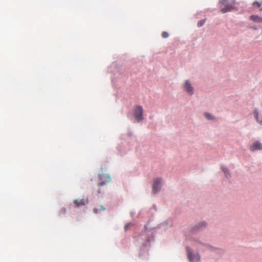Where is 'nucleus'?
<instances>
[{"label":"nucleus","instance_id":"1","mask_svg":"<svg viewBox=\"0 0 262 262\" xmlns=\"http://www.w3.org/2000/svg\"><path fill=\"white\" fill-rule=\"evenodd\" d=\"M220 3L225 7L221 8L222 13H226L231 11L234 8V3L230 0H220Z\"/></svg>","mask_w":262,"mask_h":262},{"label":"nucleus","instance_id":"2","mask_svg":"<svg viewBox=\"0 0 262 262\" xmlns=\"http://www.w3.org/2000/svg\"><path fill=\"white\" fill-rule=\"evenodd\" d=\"M143 108L141 106H137L134 110V116L137 121H140L143 119Z\"/></svg>","mask_w":262,"mask_h":262},{"label":"nucleus","instance_id":"3","mask_svg":"<svg viewBox=\"0 0 262 262\" xmlns=\"http://www.w3.org/2000/svg\"><path fill=\"white\" fill-rule=\"evenodd\" d=\"M100 182L98 184L99 186H102L108 183L111 181L110 176L105 174H99L98 176Z\"/></svg>","mask_w":262,"mask_h":262},{"label":"nucleus","instance_id":"4","mask_svg":"<svg viewBox=\"0 0 262 262\" xmlns=\"http://www.w3.org/2000/svg\"><path fill=\"white\" fill-rule=\"evenodd\" d=\"M188 257L190 261H197L200 260V255L198 254H193L191 250L187 248Z\"/></svg>","mask_w":262,"mask_h":262},{"label":"nucleus","instance_id":"5","mask_svg":"<svg viewBox=\"0 0 262 262\" xmlns=\"http://www.w3.org/2000/svg\"><path fill=\"white\" fill-rule=\"evenodd\" d=\"M89 203V200L87 198H82L80 200H75L74 201V204L76 207H80L84 206Z\"/></svg>","mask_w":262,"mask_h":262},{"label":"nucleus","instance_id":"6","mask_svg":"<svg viewBox=\"0 0 262 262\" xmlns=\"http://www.w3.org/2000/svg\"><path fill=\"white\" fill-rule=\"evenodd\" d=\"M161 179L160 178H156L154 181L152 186L153 190L155 192L159 190L161 187Z\"/></svg>","mask_w":262,"mask_h":262},{"label":"nucleus","instance_id":"7","mask_svg":"<svg viewBox=\"0 0 262 262\" xmlns=\"http://www.w3.org/2000/svg\"><path fill=\"white\" fill-rule=\"evenodd\" d=\"M251 151L262 149V144L258 141L254 142L250 147Z\"/></svg>","mask_w":262,"mask_h":262},{"label":"nucleus","instance_id":"8","mask_svg":"<svg viewBox=\"0 0 262 262\" xmlns=\"http://www.w3.org/2000/svg\"><path fill=\"white\" fill-rule=\"evenodd\" d=\"M184 88V90L186 91L190 95H192L193 94V89L188 80L185 81Z\"/></svg>","mask_w":262,"mask_h":262},{"label":"nucleus","instance_id":"9","mask_svg":"<svg viewBox=\"0 0 262 262\" xmlns=\"http://www.w3.org/2000/svg\"><path fill=\"white\" fill-rule=\"evenodd\" d=\"M250 18L255 22L262 23V18L258 15H252L250 16Z\"/></svg>","mask_w":262,"mask_h":262},{"label":"nucleus","instance_id":"10","mask_svg":"<svg viewBox=\"0 0 262 262\" xmlns=\"http://www.w3.org/2000/svg\"><path fill=\"white\" fill-rule=\"evenodd\" d=\"M254 117L256 120L262 125V118H260L258 116V113L257 110H255L253 112Z\"/></svg>","mask_w":262,"mask_h":262},{"label":"nucleus","instance_id":"11","mask_svg":"<svg viewBox=\"0 0 262 262\" xmlns=\"http://www.w3.org/2000/svg\"><path fill=\"white\" fill-rule=\"evenodd\" d=\"M104 208L102 206H100L99 208H95L94 209V212L96 213L101 210H104Z\"/></svg>","mask_w":262,"mask_h":262},{"label":"nucleus","instance_id":"12","mask_svg":"<svg viewBox=\"0 0 262 262\" xmlns=\"http://www.w3.org/2000/svg\"><path fill=\"white\" fill-rule=\"evenodd\" d=\"M222 170L224 171V172L225 173V175H226V177L227 178H228V174H229V171H228V169H227V167H224V166H223L222 167Z\"/></svg>","mask_w":262,"mask_h":262},{"label":"nucleus","instance_id":"13","mask_svg":"<svg viewBox=\"0 0 262 262\" xmlns=\"http://www.w3.org/2000/svg\"><path fill=\"white\" fill-rule=\"evenodd\" d=\"M205 116L208 120H212V119H213V117L212 116V115L211 114H209V113H205Z\"/></svg>","mask_w":262,"mask_h":262},{"label":"nucleus","instance_id":"14","mask_svg":"<svg viewBox=\"0 0 262 262\" xmlns=\"http://www.w3.org/2000/svg\"><path fill=\"white\" fill-rule=\"evenodd\" d=\"M205 19H203V20H200L198 23V26L199 27H202L205 24Z\"/></svg>","mask_w":262,"mask_h":262},{"label":"nucleus","instance_id":"15","mask_svg":"<svg viewBox=\"0 0 262 262\" xmlns=\"http://www.w3.org/2000/svg\"><path fill=\"white\" fill-rule=\"evenodd\" d=\"M162 36L163 38H167L169 36V34L167 32H163L162 33Z\"/></svg>","mask_w":262,"mask_h":262},{"label":"nucleus","instance_id":"16","mask_svg":"<svg viewBox=\"0 0 262 262\" xmlns=\"http://www.w3.org/2000/svg\"><path fill=\"white\" fill-rule=\"evenodd\" d=\"M253 4L254 5H256V6L258 7H259L261 6V4H260L259 3L257 2H254L253 3Z\"/></svg>","mask_w":262,"mask_h":262},{"label":"nucleus","instance_id":"17","mask_svg":"<svg viewBox=\"0 0 262 262\" xmlns=\"http://www.w3.org/2000/svg\"><path fill=\"white\" fill-rule=\"evenodd\" d=\"M205 226V223L204 222H202V223H201L199 224V227L198 228H201L203 226Z\"/></svg>","mask_w":262,"mask_h":262},{"label":"nucleus","instance_id":"18","mask_svg":"<svg viewBox=\"0 0 262 262\" xmlns=\"http://www.w3.org/2000/svg\"><path fill=\"white\" fill-rule=\"evenodd\" d=\"M130 226V224H128L127 225H126L125 226V230H127L128 228L129 227V226Z\"/></svg>","mask_w":262,"mask_h":262}]
</instances>
